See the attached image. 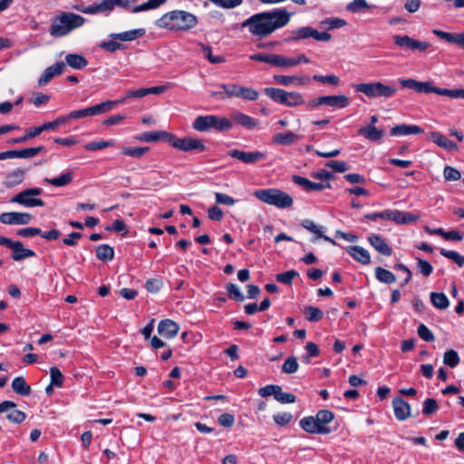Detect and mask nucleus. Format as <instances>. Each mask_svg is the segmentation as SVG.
I'll use <instances>...</instances> for the list:
<instances>
[{
	"mask_svg": "<svg viewBox=\"0 0 464 464\" xmlns=\"http://www.w3.org/2000/svg\"><path fill=\"white\" fill-rule=\"evenodd\" d=\"M394 210L393 209H385L382 212H374V213H369L363 216L362 220L368 219L372 221H375L378 218L383 219V220H392L394 218Z\"/></svg>",
	"mask_w": 464,
	"mask_h": 464,
	"instance_id": "46",
	"label": "nucleus"
},
{
	"mask_svg": "<svg viewBox=\"0 0 464 464\" xmlns=\"http://www.w3.org/2000/svg\"><path fill=\"white\" fill-rule=\"evenodd\" d=\"M170 134L165 130L145 131L135 136L134 139L141 142H156L159 140L169 142Z\"/></svg>",
	"mask_w": 464,
	"mask_h": 464,
	"instance_id": "22",
	"label": "nucleus"
},
{
	"mask_svg": "<svg viewBox=\"0 0 464 464\" xmlns=\"http://www.w3.org/2000/svg\"><path fill=\"white\" fill-rule=\"evenodd\" d=\"M192 128L199 132L214 130L218 132L227 131L232 128L230 120L217 115H199L192 122Z\"/></svg>",
	"mask_w": 464,
	"mask_h": 464,
	"instance_id": "4",
	"label": "nucleus"
},
{
	"mask_svg": "<svg viewBox=\"0 0 464 464\" xmlns=\"http://www.w3.org/2000/svg\"><path fill=\"white\" fill-rule=\"evenodd\" d=\"M292 180L295 184L302 187L306 192L322 191L324 188H331V184L328 182L325 184L316 183L298 175L293 176Z\"/></svg>",
	"mask_w": 464,
	"mask_h": 464,
	"instance_id": "21",
	"label": "nucleus"
},
{
	"mask_svg": "<svg viewBox=\"0 0 464 464\" xmlns=\"http://www.w3.org/2000/svg\"><path fill=\"white\" fill-rule=\"evenodd\" d=\"M346 251L357 262L362 265H369L371 263V256L369 252L360 246H348L346 247Z\"/></svg>",
	"mask_w": 464,
	"mask_h": 464,
	"instance_id": "27",
	"label": "nucleus"
},
{
	"mask_svg": "<svg viewBox=\"0 0 464 464\" xmlns=\"http://www.w3.org/2000/svg\"><path fill=\"white\" fill-rule=\"evenodd\" d=\"M121 153L126 156L140 159L150 150L149 147H126L121 148Z\"/></svg>",
	"mask_w": 464,
	"mask_h": 464,
	"instance_id": "47",
	"label": "nucleus"
},
{
	"mask_svg": "<svg viewBox=\"0 0 464 464\" xmlns=\"http://www.w3.org/2000/svg\"><path fill=\"white\" fill-rule=\"evenodd\" d=\"M440 253L441 256L455 262L459 267H462L464 266V256H461L457 251L441 248L440 250Z\"/></svg>",
	"mask_w": 464,
	"mask_h": 464,
	"instance_id": "53",
	"label": "nucleus"
},
{
	"mask_svg": "<svg viewBox=\"0 0 464 464\" xmlns=\"http://www.w3.org/2000/svg\"><path fill=\"white\" fill-rule=\"evenodd\" d=\"M432 33L437 37L445 40L450 44H454L459 47L464 49V32L459 34H451L439 29H434L432 30Z\"/></svg>",
	"mask_w": 464,
	"mask_h": 464,
	"instance_id": "26",
	"label": "nucleus"
},
{
	"mask_svg": "<svg viewBox=\"0 0 464 464\" xmlns=\"http://www.w3.org/2000/svg\"><path fill=\"white\" fill-rule=\"evenodd\" d=\"M45 150L44 146L25 148L22 150H12L0 152V160L7 159H31L38 155L41 151Z\"/></svg>",
	"mask_w": 464,
	"mask_h": 464,
	"instance_id": "15",
	"label": "nucleus"
},
{
	"mask_svg": "<svg viewBox=\"0 0 464 464\" xmlns=\"http://www.w3.org/2000/svg\"><path fill=\"white\" fill-rule=\"evenodd\" d=\"M254 196L260 201L278 208H288L293 205L292 197L278 188H264L254 191Z\"/></svg>",
	"mask_w": 464,
	"mask_h": 464,
	"instance_id": "6",
	"label": "nucleus"
},
{
	"mask_svg": "<svg viewBox=\"0 0 464 464\" xmlns=\"http://www.w3.org/2000/svg\"><path fill=\"white\" fill-rule=\"evenodd\" d=\"M96 257L103 262L111 261L114 258V249L108 244L96 246Z\"/></svg>",
	"mask_w": 464,
	"mask_h": 464,
	"instance_id": "40",
	"label": "nucleus"
},
{
	"mask_svg": "<svg viewBox=\"0 0 464 464\" xmlns=\"http://www.w3.org/2000/svg\"><path fill=\"white\" fill-rule=\"evenodd\" d=\"M198 21L195 14L184 10H173L167 12L158 20L155 24L160 29L172 32H186L197 26Z\"/></svg>",
	"mask_w": 464,
	"mask_h": 464,
	"instance_id": "2",
	"label": "nucleus"
},
{
	"mask_svg": "<svg viewBox=\"0 0 464 464\" xmlns=\"http://www.w3.org/2000/svg\"><path fill=\"white\" fill-rule=\"evenodd\" d=\"M443 363L450 368L456 367L459 363V356L455 350H448L443 355Z\"/></svg>",
	"mask_w": 464,
	"mask_h": 464,
	"instance_id": "54",
	"label": "nucleus"
},
{
	"mask_svg": "<svg viewBox=\"0 0 464 464\" xmlns=\"http://www.w3.org/2000/svg\"><path fill=\"white\" fill-rule=\"evenodd\" d=\"M91 14H103L109 15L112 11V3L111 0H102L99 4L91 5V8L87 10Z\"/></svg>",
	"mask_w": 464,
	"mask_h": 464,
	"instance_id": "37",
	"label": "nucleus"
},
{
	"mask_svg": "<svg viewBox=\"0 0 464 464\" xmlns=\"http://www.w3.org/2000/svg\"><path fill=\"white\" fill-rule=\"evenodd\" d=\"M300 427L308 433L313 434H329L332 430L330 428H323L319 426L315 417L309 416L300 420Z\"/></svg>",
	"mask_w": 464,
	"mask_h": 464,
	"instance_id": "19",
	"label": "nucleus"
},
{
	"mask_svg": "<svg viewBox=\"0 0 464 464\" xmlns=\"http://www.w3.org/2000/svg\"><path fill=\"white\" fill-rule=\"evenodd\" d=\"M334 418V414L328 410H320L315 415L317 423L323 428H329L327 424H329Z\"/></svg>",
	"mask_w": 464,
	"mask_h": 464,
	"instance_id": "48",
	"label": "nucleus"
},
{
	"mask_svg": "<svg viewBox=\"0 0 464 464\" xmlns=\"http://www.w3.org/2000/svg\"><path fill=\"white\" fill-rule=\"evenodd\" d=\"M228 297L237 302H243L245 296L240 291L239 287L234 283H228L226 286Z\"/></svg>",
	"mask_w": 464,
	"mask_h": 464,
	"instance_id": "52",
	"label": "nucleus"
},
{
	"mask_svg": "<svg viewBox=\"0 0 464 464\" xmlns=\"http://www.w3.org/2000/svg\"><path fill=\"white\" fill-rule=\"evenodd\" d=\"M395 418L399 420H405L411 415V406L401 397H395L392 400Z\"/></svg>",
	"mask_w": 464,
	"mask_h": 464,
	"instance_id": "24",
	"label": "nucleus"
},
{
	"mask_svg": "<svg viewBox=\"0 0 464 464\" xmlns=\"http://www.w3.org/2000/svg\"><path fill=\"white\" fill-rule=\"evenodd\" d=\"M358 134L364 136L371 141H381L383 138L384 130H379L375 126L368 125L366 127L360 128Z\"/></svg>",
	"mask_w": 464,
	"mask_h": 464,
	"instance_id": "30",
	"label": "nucleus"
},
{
	"mask_svg": "<svg viewBox=\"0 0 464 464\" xmlns=\"http://www.w3.org/2000/svg\"><path fill=\"white\" fill-rule=\"evenodd\" d=\"M173 148L178 149L182 151H205L207 150L206 145L202 142L201 140L194 139V138H178L174 134H170V139L169 142Z\"/></svg>",
	"mask_w": 464,
	"mask_h": 464,
	"instance_id": "12",
	"label": "nucleus"
},
{
	"mask_svg": "<svg viewBox=\"0 0 464 464\" xmlns=\"http://www.w3.org/2000/svg\"><path fill=\"white\" fill-rule=\"evenodd\" d=\"M65 68V63L57 62L54 64L47 67L38 79L40 86L47 84L53 77L59 76L63 73Z\"/></svg>",
	"mask_w": 464,
	"mask_h": 464,
	"instance_id": "20",
	"label": "nucleus"
},
{
	"mask_svg": "<svg viewBox=\"0 0 464 464\" xmlns=\"http://www.w3.org/2000/svg\"><path fill=\"white\" fill-rule=\"evenodd\" d=\"M443 176L447 181H457L461 178L460 172L457 169L450 166H446L444 168Z\"/></svg>",
	"mask_w": 464,
	"mask_h": 464,
	"instance_id": "64",
	"label": "nucleus"
},
{
	"mask_svg": "<svg viewBox=\"0 0 464 464\" xmlns=\"http://www.w3.org/2000/svg\"><path fill=\"white\" fill-rule=\"evenodd\" d=\"M416 92L418 93H436L442 96H448L452 99H464V89H446L436 87L430 82H419Z\"/></svg>",
	"mask_w": 464,
	"mask_h": 464,
	"instance_id": "11",
	"label": "nucleus"
},
{
	"mask_svg": "<svg viewBox=\"0 0 464 464\" xmlns=\"http://www.w3.org/2000/svg\"><path fill=\"white\" fill-rule=\"evenodd\" d=\"M50 377H51V383L55 385V387H62L63 383L64 377L61 371L53 366L50 369Z\"/></svg>",
	"mask_w": 464,
	"mask_h": 464,
	"instance_id": "60",
	"label": "nucleus"
},
{
	"mask_svg": "<svg viewBox=\"0 0 464 464\" xmlns=\"http://www.w3.org/2000/svg\"><path fill=\"white\" fill-rule=\"evenodd\" d=\"M430 139L438 146L445 149L448 151L458 150L457 143L449 140L445 135H443L440 132H438V131L431 132Z\"/></svg>",
	"mask_w": 464,
	"mask_h": 464,
	"instance_id": "28",
	"label": "nucleus"
},
{
	"mask_svg": "<svg viewBox=\"0 0 464 464\" xmlns=\"http://www.w3.org/2000/svg\"><path fill=\"white\" fill-rule=\"evenodd\" d=\"M25 170L15 169L5 176V186L8 188L21 184L24 180Z\"/></svg>",
	"mask_w": 464,
	"mask_h": 464,
	"instance_id": "31",
	"label": "nucleus"
},
{
	"mask_svg": "<svg viewBox=\"0 0 464 464\" xmlns=\"http://www.w3.org/2000/svg\"><path fill=\"white\" fill-rule=\"evenodd\" d=\"M228 155L246 164H255L266 158V153L262 151H244L240 150H231L228 151Z\"/></svg>",
	"mask_w": 464,
	"mask_h": 464,
	"instance_id": "17",
	"label": "nucleus"
},
{
	"mask_svg": "<svg viewBox=\"0 0 464 464\" xmlns=\"http://www.w3.org/2000/svg\"><path fill=\"white\" fill-rule=\"evenodd\" d=\"M430 302L438 309L443 310L450 305V301L444 293L432 292Z\"/></svg>",
	"mask_w": 464,
	"mask_h": 464,
	"instance_id": "44",
	"label": "nucleus"
},
{
	"mask_svg": "<svg viewBox=\"0 0 464 464\" xmlns=\"http://www.w3.org/2000/svg\"><path fill=\"white\" fill-rule=\"evenodd\" d=\"M298 367L297 359L295 356H289L282 365V372L284 373L292 374L297 372Z\"/></svg>",
	"mask_w": 464,
	"mask_h": 464,
	"instance_id": "55",
	"label": "nucleus"
},
{
	"mask_svg": "<svg viewBox=\"0 0 464 464\" xmlns=\"http://www.w3.org/2000/svg\"><path fill=\"white\" fill-rule=\"evenodd\" d=\"M167 0H148L147 2L134 6L130 12L133 14L145 12L152 9H157L161 5L165 4Z\"/></svg>",
	"mask_w": 464,
	"mask_h": 464,
	"instance_id": "43",
	"label": "nucleus"
},
{
	"mask_svg": "<svg viewBox=\"0 0 464 464\" xmlns=\"http://www.w3.org/2000/svg\"><path fill=\"white\" fill-rule=\"evenodd\" d=\"M274 80L276 83L284 85V86H289L291 85L295 81L297 82V84L304 85L309 82V79L305 77H297V76H290V75H283V74H277L274 75Z\"/></svg>",
	"mask_w": 464,
	"mask_h": 464,
	"instance_id": "34",
	"label": "nucleus"
},
{
	"mask_svg": "<svg viewBox=\"0 0 464 464\" xmlns=\"http://www.w3.org/2000/svg\"><path fill=\"white\" fill-rule=\"evenodd\" d=\"M233 119L239 125L248 129L253 130L255 127L257 126L258 121L257 120L252 118L251 116L242 113V112H236L233 114Z\"/></svg>",
	"mask_w": 464,
	"mask_h": 464,
	"instance_id": "36",
	"label": "nucleus"
},
{
	"mask_svg": "<svg viewBox=\"0 0 464 464\" xmlns=\"http://www.w3.org/2000/svg\"><path fill=\"white\" fill-rule=\"evenodd\" d=\"M201 52L203 56L208 59L211 63L218 64L225 62V58L222 55H213L212 49L210 46L206 44H200Z\"/></svg>",
	"mask_w": 464,
	"mask_h": 464,
	"instance_id": "49",
	"label": "nucleus"
},
{
	"mask_svg": "<svg viewBox=\"0 0 464 464\" xmlns=\"http://www.w3.org/2000/svg\"><path fill=\"white\" fill-rule=\"evenodd\" d=\"M298 140H300V136L292 131L277 133L272 138L274 143L287 146L293 144Z\"/></svg>",
	"mask_w": 464,
	"mask_h": 464,
	"instance_id": "35",
	"label": "nucleus"
},
{
	"mask_svg": "<svg viewBox=\"0 0 464 464\" xmlns=\"http://www.w3.org/2000/svg\"><path fill=\"white\" fill-rule=\"evenodd\" d=\"M85 18L71 12H62L52 18L49 33L53 37H63L81 27Z\"/></svg>",
	"mask_w": 464,
	"mask_h": 464,
	"instance_id": "3",
	"label": "nucleus"
},
{
	"mask_svg": "<svg viewBox=\"0 0 464 464\" xmlns=\"http://www.w3.org/2000/svg\"><path fill=\"white\" fill-rule=\"evenodd\" d=\"M302 227L305 229H307L308 231L314 233L315 235V237L312 239L313 242H314L319 234L322 232L323 230V227H319L317 226L313 220L311 219H304L301 223Z\"/></svg>",
	"mask_w": 464,
	"mask_h": 464,
	"instance_id": "61",
	"label": "nucleus"
},
{
	"mask_svg": "<svg viewBox=\"0 0 464 464\" xmlns=\"http://www.w3.org/2000/svg\"><path fill=\"white\" fill-rule=\"evenodd\" d=\"M297 276H299V273L296 270H288L284 273L277 274L276 279L281 284L291 285L293 280Z\"/></svg>",
	"mask_w": 464,
	"mask_h": 464,
	"instance_id": "51",
	"label": "nucleus"
},
{
	"mask_svg": "<svg viewBox=\"0 0 464 464\" xmlns=\"http://www.w3.org/2000/svg\"><path fill=\"white\" fill-rule=\"evenodd\" d=\"M65 63L75 70H81L88 65V60L81 54L68 53L65 56Z\"/></svg>",
	"mask_w": 464,
	"mask_h": 464,
	"instance_id": "32",
	"label": "nucleus"
},
{
	"mask_svg": "<svg viewBox=\"0 0 464 464\" xmlns=\"http://www.w3.org/2000/svg\"><path fill=\"white\" fill-rule=\"evenodd\" d=\"M12 389L21 396H27L31 393V387L22 376L15 377L12 382Z\"/></svg>",
	"mask_w": 464,
	"mask_h": 464,
	"instance_id": "38",
	"label": "nucleus"
},
{
	"mask_svg": "<svg viewBox=\"0 0 464 464\" xmlns=\"http://www.w3.org/2000/svg\"><path fill=\"white\" fill-rule=\"evenodd\" d=\"M305 318L309 322H319L324 317V313L317 307L306 306L304 309Z\"/></svg>",
	"mask_w": 464,
	"mask_h": 464,
	"instance_id": "50",
	"label": "nucleus"
},
{
	"mask_svg": "<svg viewBox=\"0 0 464 464\" xmlns=\"http://www.w3.org/2000/svg\"><path fill=\"white\" fill-rule=\"evenodd\" d=\"M73 179L72 172L68 171L61 174L56 178H45L44 182L53 185L54 187H64L70 184Z\"/></svg>",
	"mask_w": 464,
	"mask_h": 464,
	"instance_id": "39",
	"label": "nucleus"
},
{
	"mask_svg": "<svg viewBox=\"0 0 464 464\" xmlns=\"http://www.w3.org/2000/svg\"><path fill=\"white\" fill-rule=\"evenodd\" d=\"M324 98V105L336 108H346L349 105V99L346 95H326Z\"/></svg>",
	"mask_w": 464,
	"mask_h": 464,
	"instance_id": "33",
	"label": "nucleus"
},
{
	"mask_svg": "<svg viewBox=\"0 0 464 464\" xmlns=\"http://www.w3.org/2000/svg\"><path fill=\"white\" fill-rule=\"evenodd\" d=\"M179 330V324L170 319L161 320L158 324L159 334L167 339L175 337Z\"/></svg>",
	"mask_w": 464,
	"mask_h": 464,
	"instance_id": "23",
	"label": "nucleus"
},
{
	"mask_svg": "<svg viewBox=\"0 0 464 464\" xmlns=\"http://www.w3.org/2000/svg\"><path fill=\"white\" fill-rule=\"evenodd\" d=\"M314 38L317 41L327 42L331 39V34L327 32H318L311 26H303L295 29L291 32V34L285 39V42H295L299 40H304L307 38Z\"/></svg>",
	"mask_w": 464,
	"mask_h": 464,
	"instance_id": "10",
	"label": "nucleus"
},
{
	"mask_svg": "<svg viewBox=\"0 0 464 464\" xmlns=\"http://www.w3.org/2000/svg\"><path fill=\"white\" fill-rule=\"evenodd\" d=\"M237 98H242L246 101H256L258 98V92L252 88L240 86Z\"/></svg>",
	"mask_w": 464,
	"mask_h": 464,
	"instance_id": "58",
	"label": "nucleus"
},
{
	"mask_svg": "<svg viewBox=\"0 0 464 464\" xmlns=\"http://www.w3.org/2000/svg\"><path fill=\"white\" fill-rule=\"evenodd\" d=\"M374 274L376 279L381 283L391 285L396 282L395 275L392 272L381 266H377L374 269Z\"/></svg>",
	"mask_w": 464,
	"mask_h": 464,
	"instance_id": "41",
	"label": "nucleus"
},
{
	"mask_svg": "<svg viewBox=\"0 0 464 464\" xmlns=\"http://www.w3.org/2000/svg\"><path fill=\"white\" fill-rule=\"evenodd\" d=\"M423 130L417 125L401 124L392 127L390 130L392 136H407L412 134H420Z\"/></svg>",
	"mask_w": 464,
	"mask_h": 464,
	"instance_id": "29",
	"label": "nucleus"
},
{
	"mask_svg": "<svg viewBox=\"0 0 464 464\" xmlns=\"http://www.w3.org/2000/svg\"><path fill=\"white\" fill-rule=\"evenodd\" d=\"M281 391V386L276 384H268L264 387L258 389V394L261 397H268L270 395H274L276 399V394Z\"/></svg>",
	"mask_w": 464,
	"mask_h": 464,
	"instance_id": "63",
	"label": "nucleus"
},
{
	"mask_svg": "<svg viewBox=\"0 0 464 464\" xmlns=\"http://www.w3.org/2000/svg\"><path fill=\"white\" fill-rule=\"evenodd\" d=\"M370 245L380 254L390 256L392 254V248L380 235L372 234L368 237Z\"/></svg>",
	"mask_w": 464,
	"mask_h": 464,
	"instance_id": "25",
	"label": "nucleus"
},
{
	"mask_svg": "<svg viewBox=\"0 0 464 464\" xmlns=\"http://www.w3.org/2000/svg\"><path fill=\"white\" fill-rule=\"evenodd\" d=\"M313 79L315 82H322V83H328L334 86H339L340 85V78L334 74L330 75H321V74H314L313 76Z\"/></svg>",
	"mask_w": 464,
	"mask_h": 464,
	"instance_id": "57",
	"label": "nucleus"
},
{
	"mask_svg": "<svg viewBox=\"0 0 464 464\" xmlns=\"http://www.w3.org/2000/svg\"><path fill=\"white\" fill-rule=\"evenodd\" d=\"M42 194L43 189L41 188H26L14 195L10 202L17 203L25 208L44 207V201L36 198Z\"/></svg>",
	"mask_w": 464,
	"mask_h": 464,
	"instance_id": "9",
	"label": "nucleus"
},
{
	"mask_svg": "<svg viewBox=\"0 0 464 464\" xmlns=\"http://www.w3.org/2000/svg\"><path fill=\"white\" fill-rule=\"evenodd\" d=\"M291 16L292 14L285 8H275L252 14L241 24V26L247 28L248 32L258 39H264L285 26Z\"/></svg>",
	"mask_w": 464,
	"mask_h": 464,
	"instance_id": "1",
	"label": "nucleus"
},
{
	"mask_svg": "<svg viewBox=\"0 0 464 464\" xmlns=\"http://www.w3.org/2000/svg\"><path fill=\"white\" fill-rule=\"evenodd\" d=\"M114 106V102H111V101H106L104 102H102L100 104H95L93 106L88 107V115L91 116H96L103 114L107 111H110Z\"/></svg>",
	"mask_w": 464,
	"mask_h": 464,
	"instance_id": "42",
	"label": "nucleus"
},
{
	"mask_svg": "<svg viewBox=\"0 0 464 464\" xmlns=\"http://www.w3.org/2000/svg\"><path fill=\"white\" fill-rule=\"evenodd\" d=\"M114 144H115V142L112 140H111L92 141V142L86 143L84 145V149L86 150H90V151L99 150H103V149L108 148V147H112Z\"/></svg>",
	"mask_w": 464,
	"mask_h": 464,
	"instance_id": "56",
	"label": "nucleus"
},
{
	"mask_svg": "<svg viewBox=\"0 0 464 464\" xmlns=\"http://www.w3.org/2000/svg\"><path fill=\"white\" fill-rule=\"evenodd\" d=\"M393 221L397 224H409L419 219V216L411 212L394 210Z\"/></svg>",
	"mask_w": 464,
	"mask_h": 464,
	"instance_id": "45",
	"label": "nucleus"
},
{
	"mask_svg": "<svg viewBox=\"0 0 464 464\" xmlns=\"http://www.w3.org/2000/svg\"><path fill=\"white\" fill-rule=\"evenodd\" d=\"M145 34V29H132L130 31L122 32V33H113L110 34L111 40L102 41L99 43L98 46L105 50L108 53H115L117 50H124L126 49V45L120 43L121 42H130L134 41L137 38H140Z\"/></svg>",
	"mask_w": 464,
	"mask_h": 464,
	"instance_id": "5",
	"label": "nucleus"
},
{
	"mask_svg": "<svg viewBox=\"0 0 464 464\" xmlns=\"http://www.w3.org/2000/svg\"><path fill=\"white\" fill-rule=\"evenodd\" d=\"M439 410L437 401L432 398H428L424 401L422 406V413L426 416H430L435 413Z\"/></svg>",
	"mask_w": 464,
	"mask_h": 464,
	"instance_id": "59",
	"label": "nucleus"
},
{
	"mask_svg": "<svg viewBox=\"0 0 464 464\" xmlns=\"http://www.w3.org/2000/svg\"><path fill=\"white\" fill-rule=\"evenodd\" d=\"M16 404L11 401H4L0 403V413L8 411L6 415V419L15 424L22 423L25 418L26 414L15 409Z\"/></svg>",
	"mask_w": 464,
	"mask_h": 464,
	"instance_id": "18",
	"label": "nucleus"
},
{
	"mask_svg": "<svg viewBox=\"0 0 464 464\" xmlns=\"http://www.w3.org/2000/svg\"><path fill=\"white\" fill-rule=\"evenodd\" d=\"M33 218L27 212H4L0 214V222L5 225H27Z\"/></svg>",
	"mask_w": 464,
	"mask_h": 464,
	"instance_id": "16",
	"label": "nucleus"
},
{
	"mask_svg": "<svg viewBox=\"0 0 464 464\" xmlns=\"http://www.w3.org/2000/svg\"><path fill=\"white\" fill-rule=\"evenodd\" d=\"M395 45L400 48H403L406 50L415 51L418 50L420 52H425L429 47L430 44L427 42L415 40L409 35H393L392 37Z\"/></svg>",
	"mask_w": 464,
	"mask_h": 464,
	"instance_id": "14",
	"label": "nucleus"
},
{
	"mask_svg": "<svg viewBox=\"0 0 464 464\" xmlns=\"http://www.w3.org/2000/svg\"><path fill=\"white\" fill-rule=\"evenodd\" d=\"M416 260H417V268H418L419 272L421 273L424 276H430L433 271V267H432L431 264L429 261L420 258V257H417Z\"/></svg>",
	"mask_w": 464,
	"mask_h": 464,
	"instance_id": "62",
	"label": "nucleus"
},
{
	"mask_svg": "<svg viewBox=\"0 0 464 464\" xmlns=\"http://www.w3.org/2000/svg\"><path fill=\"white\" fill-rule=\"evenodd\" d=\"M357 92L363 93L369 98H384L392 97L397 89L393 85H385L381 82L358 83L354 86Z\"/></svg>",
	"mask_w": 464,
	"mask_h": 464,
	"instance_id": "8",
	"label": "nucleus"
},
{
	"mask_svg": "<svg viewBox=\"0 0 464 464\" xmlns=\"http://www.w3.org/2000/svg\"><path fill=\"white\" fill-rule=\"evenodd\" d=\"M264 93L275 102L287 107H295L305 103L303 95L297 92H286L279 88L266 87L264 89Z\"/></svg>",
	"mask_w": 464,
	"mask_h": 464,
	"instance_id": "7",
	"label": "nucleus"
},
{
	"mask_svg": "<svg viewBox=\"0 0 464 464\" xmlns=\"http://www.w3.org/2000/svg\"><path fill=\"white\" fill-rule=\"evenodd\" d=\"M0 246H5L12 250L11 257L14 261H21L36 256L34 250L25 248L21 241H13L5 237H0Z\"/></svg>",
	"mask_w": 464,
	"mask_h": 464,
	"instance_id": "13",
	"label": "nucleus"
}]
</instances>
